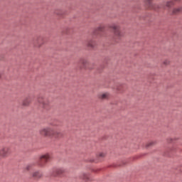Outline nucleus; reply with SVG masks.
Masks as SVG:
<instances>
[{
	"label": "nucleus",
	"instance_id": "1",
	"mask_svg": "<svg viewBox=\"0 0 182 182\" xmlns=\"http://www.w3.org/2000/svg\"><path fill=\"white\" fill-rule=\"evenodd\" d=\"M40 134H41V136H45L46 137H52V136H55V137H60V136H62L60 132H57V135L55 134V130L50 127H45L40 129Z\"/></svg>",
	"mask_w": 182,
	"mask_h": 182
},
{
	"label": "nucleus",
	"instance_id": "2",
	"mask_svg": "<svg viewBox=\"0 0 182 182\" xmlns=\"http://www.w3.org/2000/svg\"><path fill=\"white\" fill-rule=\"evenodd\" d=\"M110 29L113 30L114 32V39L115 41H119L123 37V33L120 31V26L117 24H112L109 26Z\"/></svg>",
	"mask_w": 182,
	"mask_h": 182
},
{
	"label": "nucleus",
	"instance_id": "7",
	"mask_svg": "<svg viewBox=\"0 0 182 182\" xmlns=\"http://www.w3.org/2000/svg\"><path fill=\"white\" fill-rule=\"evenodd\" d=\"M33 178H41L42 177V173L39 171H34L31 173Z\"/></svg>",
	"mask_w": 182,
	"mask_h": 182
},
{
	"label": "nucleus",
	"instance_id": "5",
	"mask_svg": "<svg viewBox=\"0 0 182 182\" xmlns=\"http://www.w3.org/2000/svg\"><path fill=\"white\" fill-rule=\"evenodd\" d=\"M38 102L39 103L40 106L43 107V109H48L50 105L49 100L42 97L38 98Z\"/></svg>",
	"mask_w": 182,
	"mask_h": 182
},
{
	"label": "nucleus",
	"instance_id": "8",
	"mask_svg": "<svg viewBox=\"0 0 182 182\" xmlns=\"http://www.w3.org/2000/svg\"><path fill=\"white\" fill-rule=\"evenodd\" d=\"M80 178L85 181H89V174L86 173H81L80 175Z\"/></svg>",
	"mask_w": 182,
	"mask_h": 182
},
{
	"label": "nucleus",
	"instance_id": "16",
	"mask_svg": "<svg viewBox=\"0 0 182 182\" xmlns=\"http://www.w3.org/2000/svg\"><path fill=\"white\" fill-rule=\"evenodd\" d=\"M173 5H174V1H168L166 3V6L168 8H171V6H173Z\"/></svg>",
	"mask_w": 182,
	"mask_h": 182
},
{
	"label": "nucleus",
	"instance_id": "17",
	"mask_svg": "<svg viewBox=\"0 0 182 182\" xmlns=\"http://www.w3.org/2000/svg\"><path fill=\"white\" fill-rule=\"evenodd\" d=\"M104 30H105V26H100L97 28V31H99V32H103Z\"/></svg>",
	"mask_w": 182,
	"mask_h": 182
},
{
	"label": "nucleus",
	"instance_id": "9",
	"mask_svg": "<svg viewBox=\"0 0 182 182\" xmlns=\"http://www.w3.org/2000/svg\"><path fill=\"white\" fill-rule=\"evenodd\" d=\"M31 100L29 97L24 99L23 101V106H29V105H31Z\"/></svg>",
	"mask_w": 182,
	"mask_h": 182
},
{
	"label": "nucleus",
	"instance_id": "4",
	"mask_svg": "<svg viewBox=\"0 0 182 182\" xmlns=\"http://www.w3.org/2000/svg\"><path fill=\"white\" fill-rule=\"evenodd\" d=\"M11 154V149L8 146L0 147V157L6 159Z\"/></svg>",
	"mask_w": 182,
	"mask_h": 182
},
{
	"label": "nucleus",
	"instance_id": "19",
	"mask_svg": "<svg viewBox=\"0 0 182 182\" xmlns=\"http://www.w3.org/2000/svg\"><path fill=\"white\" fill-rule=\"evenodd\" d=\"M80 63H82V65H86V63H87V60H85V59H81L80 60Z\"/></svg>",
	"mask_w": 182,
	"mask_h": 182
},
{
	"label": "nucleus",
	"instance_id": "10",
	"mask_svg": "<svg viewBox=\"0 0 182 182\" xmlns=\"http://www.w3.org/2000/svg\"><path fill=\"white\" fill-rule=\"evenodd\" d=\"M108 98H109V93H107V92L99 95V99L105 100V99H108Z\"/></svg>",
	"mask_w": 182,
	"mask_h": 182
},
{
	"label": "nucleus",
	"instance_id": "6",
	"mask_svg": "<svg viewBox=\"0 0 182 182\" xmlns=\"http://www.w3.org/2000/svg\"><path fill=\"white\" fill-rule=\"evenodd\" d=\"M146 4L149 9H156V5L151 2V0H146Z\"/></svg>",
	"mask_w": 182,
	"mask_h": 182
},
{
	"label": "nucleus",
	"instance_id": "15",
	"mask_svg": "<svg viewBox=\"0 0 182 182\" xmlns=\"http://www.w3.org/2000/svg\"><path fill=\"white\" fill-rule=\"evenodd\" d=\"M41 41H43V38H42L41 36L38 37V38L37 40V43H38L37 46H38V48H41V46H42V44L39 43V42Z\"/></svg>",
	"mask_w": 182,
	"mask_h": 182
},
{
	"label": "nucleus",
	"instance_id": "13",
	"mask_svg": "<svg viewBox=\"0 0 182 182\" xmlns=\"http://www.w3.org/2000/svg\"><path fill=\"white\" fill-rule=\"evenodd\" d=\"M106 157V153L105 152H99L97 154V159H105Z\"/></svg>",
	"mask_w": 182,
	"mask_h": 182
},
{
	"label": "nucleus",
	"instance_id": "11",
	"mask_svg": "<svg viewBox=\"0 0 182 182\" xmlns=\"http://www.w3.org/2000/svg\"><path fill=\"white\" fill-rule=\"evenodd\" d=\"M181 11H182L181 7L175 8L173 10V15H177V14H180V12H181Z\"/></svg>",
	"mask_w": 182,
	"mask_h": 182
},
{
	"label": "nucleus",
	"instance_id": "20",
	"mask_svg": "<svg viewBox=\"0 0 182 182\" xmlns=\"http://www.w3.org/2000/svg\"><path fill=\"white\" fill-rule=\"evenodd\" d=\"M164 65H170V60H164Z\"/></svg>",
	"mask_w": 182,
	"mask_h": 182
},
{
	"label": "nucleus",
	"instance_id": "14",
	"mask_svg": "<svg viewBox=\"0 0 182 182\" xmlns=\"http://www.w3.org/2000/svg\"><path fill=\"white\" fill-rule=\"evenodd\" d=\"M64 172H65V169L63 168H60L56 170L57 174H63Z\"/></svg>",
	"mask_w": 182,
	"mask_h": 182
},
{
	"label": "nucleus",
	"instance_id": "3",
	"mask_svg": "<svg viewBox=\"0 0 182 182\" xmlns=\"http://www.w3.org/2000/svg\"><path fill=\"white\" fill-rule=\"evenodd\" d=\"M52 156L50 154H45L39 157L38 166L39 167H45L48 161H50Z\"/></svg>",
	"mask_w": 182,
	"mask_h": 182
},
{
	"label": "nucleus",
	"instance_id": "18",
	"mask_svg": "<svg viewBox=\"0 0 182 182\" xmlns=\"http://www.w3.org/2000/svg\"><path fill=\"white\" fill-rule=\"evenodd\" d=\"M155 141H149L146 144V147H150L151 146H153L154 144H155Z\"/></svg>",
	"mask_w": 182,
	"mask_h": 182
},
{
	"label": "nucleus",
	"instance_id": "23",
	"mask_svg": "<svg viewBox=\"0 0 182 182\" xmlns=\"http://www.w3.org/2000/svg\"><path fill=\"white\" fill-rule=\"evenodd\" d=\"M176 1V2H178V1H180V0H175Z\"/></svg>",
	"mask_w": 182,
	"mask_h": 182
},
{
	"label": "nucleus",
	"instance_id": "12",
	"mask_svg": "<svg viewBox=\"0 0 182 182\" xmlns=\"http://www.w3.org/2000/svg\"><path fill=\"white\" fill-rule=\"evenodd\" d=\"M95 45H96V43L95 42V41L93 40L88 41L87 46H89V48H95Z\"/></svg>",
	"mask_w": 182,
	"mask_h": 182
},
{
	"label": "nucleus",
	"instance_id": "21",
	"mask_svg": "<svg viewBox=\"0 0 182 182\" xmlns=\"http://www.w3.org/2000/svg\"><path fill=\"white\" fill-rule=\"evenodd\" d=\"M31 167H32V165H27L26 166V170H27V171H29V170H31Z\"/></svg>",
	"mask_w": 182,
	"mask_h": 182
},
{
	"label": "nucleus",
	"instance_id": "22",
	"mask_svg": "<svg viewBox=\"0 0 182 182\" xmlns=\"http://www.w3.org/2000/svg\"><path fill=\"white\" fill-rule=\"evenodd\" d=\"M1 77H2V74L0 73V79H1Z\"/></svg>",
	"mask_w": 182,
	"mask_h": 182
}]
</instances>
